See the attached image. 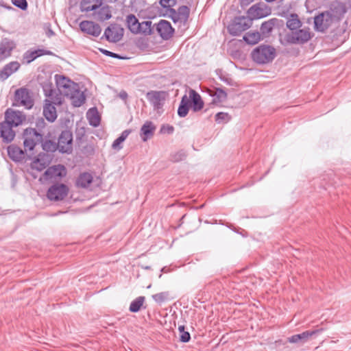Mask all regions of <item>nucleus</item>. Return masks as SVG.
I'll list each match as a JSON object with an SVG mask.
<instances>
[{
    "mask_svg": "<svg viewBox=\"0 0 351 351\" xmlns=\"http://www.w3.org/2000/svg\"><path fill=\"white\" fill-rule=\"evenodd\" d=\"M212 97V104L217 105L226 100L227 93L226 92L220 87H216L215 90L210 93Z\"/></svg>",
    "mask_w": 351,
    "mask_h": 351,
    "instance_id": "nucleus-31",
    "label": "nucleus"
},
{
    "mask_svg": "<svg viewBox=\"0 0 351 351\" xmlns=\"http://www.w3.org/2000/svg\"><path fill=\"white\" fill-rule=\"evenodd\" d=\"M156 128L152 121H146L141 128V138L143 142L147 141L151 138Z\"/></svg>",
    "mask_w": 351,
    "mask_h": 351,
    "instance_id": "nucleus-28",
    "label": "nucleus"
},
{
    "mask_svg": "<svg viewBox=\"0 0 351 351\" xmlns=\"http://www.w3.org/2000/svg\"><path fill=\"white\" fill-rule=\"evenodd\" d=\"M22 136L24 149L25 151L32 152L36 145L42 143L44 134L29 127L23 130Z\"/></svg>",
    "mask_w": 351,
    "mask_h": 351,
    "instance_id": "nucleus-3",
    "label": "nucleus"
},
{
    "mask_svg": "<svg viewBox=\"0 0 351 351\" xmlns=\"http://www.w3.org/2000/svg\"><path fill=\"white\" fill-rule=\"evenodd\" d=\"M174 131V128L171 125H162L160 129L161 133L172 134Z\"/></svg>",
    "mask_w": 351,
    "mask_h": 351,
    "instance_id": "nucleus-54",
    "label": "nucleus"
},
{
    "mask_svg": "<svg viewBox=\"0 0 351 351\" xmlns=\"http://www.w3.org/2000/svg\"><path fill=\"white\" fill-rule=\"evenodd\" d=\"M119 96L121 99H126L128 97V94L126 92L122 91L120 93Z\"/></svg>",
    "mask_w": 351,
    "mask_h": 351,
    "instance_id": "nucleus-56",
    "label": "nucleus"
},
{
    "mask_svg": "<svg viewBox=\"0 0 351 351\" xmlns=\"http://www.w3.org/2000/svg\"><path fill=\"white\" fill-rule=\"evenodd\" d=\"M191 339V335L189 332L185 331L180 334V340L181 342L186 343Z\"/></svg>",
    "mask_w": 351,
    "mask_h": 351,
    "instance_id": "nucleus-53",
    "label": "nucleus"
},
{
    "mask_svg": "<svg viewBox=\"0 0 351 351\" xmlns=\"http://www.w3.org/2000/svg\"><path fill=\"white\" fill-rule=\"evenodd\" d=\"M164 93L161 91H149L147 93L146 97L149 102L153 106L154 110H159L163 106Z\"/></svg>",
    "mask_w": 351,
    "mask_h": 351,
    "instance_id": "nucleus-18",
    "label": "nucleus"
},
{
    "mask_svg": "<svg viewBox=\"0 0 351 351\" xmlns=\"http://www.w3.org/2000/svg\"><path fill=\"white\" fill-rule=\"evenodd\" d=\"M45 104L43 106V115L48 121L52 123L57 119L56 108L51 101L45 99Z\"/></svg>",
    "mask_w": 351,
    "mask_h": 351,
    "instance_id": "nucleus-25",
    "label": "nucleus"
},
{
    "mask_svg": "<svg viewBox=\"0 0 351 351\" xmlns=\"http://www.w3.org/2000/svg\"><path fill=\"white\" fill-rule=\"evenodd\" d=\"M27 152L15 145H10L8 147V154L15 162H21L25 160L27 155Z\"/></svg>",
    "mask_w": 351,
    "mask_h": 351,
    "instance_id": "nucleus-19",
    "label": "nucleus"
},
{
    "mask_svg": "<svg viewBox=\"0 0 351 351\" xmlns=\"http://www.w3.org/2000/svg\"><path fill=\"white\" fill-rule=\"evenodd\" d=\"M8 9H12V8L11 6L6 7Z\"/></svg>",
    "mask_w": 351,
    "mask_h": 351,
    "instance_id": "nucleus-61",
    "label": "nucleus"
},
{
    "mask_svg": "<svg viewBox=\"0 0 351 351\" xmlns=\"http://www.w3.org/2000/svg\"><path fill=\"white\" fill-rule=\"evenodd\" d=\"M103 4V0H82L80 9L82 12L96 11Z\"/></svg>",
    "mask_w": 351,
    "mask_h": 351,
    "instance_id": "nucleus-26",
    "label": "nucleus"
},
{
    "mask_svg": "<svg viewBox=\"0 0 351 351\" xmlns=\"http://www.w3.org/2000/svg\"><path fill=\"white\" fill-rule=\"evenodd\" d=\"M152 24L151 21H145L140 23L138 25L139 34H144L145 36L152 35L153 34Z\"/></svg>",
    "mask_w": 351,
    "mask_h": 351,
    "instance_id": "nucleus-41",
    "label": "nucleus"
},
{
    "mask_svg": "<svg viewBox=\"0 0 351 351\" xmlns=\"http://www.w3.org/2000/svg\"><path fill=\"white\" fill-rule=\"evenodd\" d=\"M15 44L8 38H3L0 43V62L11 56Z\"/></svg>",
    "mask_w": 351,
    "mask_h": 351,
    "instance_id": "nucleus-21",
    "label": "nucleus"
},
{
    "mask_svg": "<svg viewBox=\"0 0 351 351\" xmlns=\"http://www.w3.org/2000/svg\"><path fill=\"white\" fill-rule=\"evenodd\" d=\"M152 297L156 303L161 304L169 299V293L168 291L160 292L152 295Z\"/></svg>",
    "mask_w": 351,
    "mask_h": 351,
    "instance_id": "nucleus-43",
    "label": "nucleus"
},
{
    "mask_svg": "<svg viewBox=\"0 0 351 351\" xmlns=\"http://www.w3.org/2000/svg\"><path fill=\"white\" fill-rule=\"evenodd\" d=\"M324 329L322 328L315 329L313 330H306L302 333L293 335L287 338V341L291 343H300L304 344L308 341V339L319 333Z\"/></svg>",
    "mask_w": 351,
    "mask_h": 351,
    "instance_id": "nucleus-12",
    "label": "nucleus"
},
{
    "mask_svg": "<svg viewBox=\"0 0 351 351\" xmlns=\"http://www.w3.org/2000/svg\"><path fill=\"white\" fill-rule=\"evenodd\" d=\"M145 298L144 296H138L136 299H134L130 303L129 310L132 313H137L138 312L145 302Z\"/></svg>",
    "mask_w": 351,
    "mask_h": 351,
    "instance_id": "nucleus-39",
    "label": "nucleus"
},
{
    "mask_svg": "<svg viewBox=\"0 0 351 351\" xmlns=\"http://www.w3.org/2000/svg\"><path fill=\"white\" fill-rule=\"evenodd\" d=\"M156 30L163 40H169L174 33L171 23L165 20H160L156 24Z\"/></svg>",
    "mask_w": 351,
    "mask_h": 351,
    "instance_id": "nucleus-15",
    "label": "nucleus"
},
{
    "mask_svg": "<svg viewBox=\"0 0 351 351\" xmlns=\"http://www.w3.org/2000/svg\"><path fill=\"white\" fill-rule=\"evenodd\" d=\"M80 28L82 32L95 37H97L101 32L100 25L93 21H83L80 23Z\"/></svg>",
    "mask_w": 351,
    "mask_h": 351,
    "instance_id": "nucleus-17",
    "label": "nucleus"
},
{
    "mask_svg": "<svg viewBox=\"0 0 351 351\" xmlns=\"http://www.w3.org/2000/svg\"><path fill=\"white\" fill-rule=\"evenodd\" d=\"M66 168L62 165L49 167L42 176H65Z\"/></svg>",
    "mask_w": 351,
    "mask_h": 351,
    "instance_id": "nucleus-36",
    "label": "nucleus"
},
{
    "mask_svg": "<svg viewBox=\"0 0 351 351\" xmlns=\"http://www.w3.org/2000/svg\"><path fill=\"white\" fill-rule=\"evenodd\" d=\"M49 156L43 153H40L31 162V168L38 171H42L49 165Z\"/></svg>",
    "mask_w": 351,
    "mask_h": 351,
    "instance_id": "nucleus-23",
    "label": "nucleus"
},
{
    "mask_svg": "<svg viewBox=\"0 0 351 351\" xmlns=\"http://www.w3.org/2000/svg\"><path fill=\"white\" fill-rule=\"evenodd\" d=\"M34 101L32 97L31 91L28 88L21 87L15 90L13 106H24L29 110L34 106Z\"/></svg>",
    "mask_w": 351,
    "mask_h": 351,
    "instance_id": "nucleus-4",
    "label": "nucleus"
},
{
    "mask_svg": "<svg viewBox=\"0 0 351 351\" xmlns=\"http://www.w3.org/2000/svg\"><path fill=\"white\" fill-rule=\"evenodd\" d=\"M45 55L53 56L54 54L51 51L45 49H29L23 53V63L29 64L38 58Z\"/></svg>",
    "mask_w": 351,
    "mask_h": 351,
    "instance_id": "nucleus-13",
    "label": "nucleus"
},
{
    "mask_svg": "<svg viewBox=\"0 0 351 351\" xmlns=\"http://www.w3.org/2000/svg\"><path fill=\"white\" fill-rule=\"evenodd\" d=\"M12 4L22 10H26L28 7L27 0H12Z\"/></svg>",
    "mask_w": 351,
    "mask_h": 351,
    "instance_id": "nucleus-49",
    "label": "nucleus"
},
{
    "mask_svg": "<svg viewBox=\"0 0 351 351\" xmlns=\"http://www.w3.org/2000/svg\"><path fill=\"white\" fill-rule=\"evenodd\" d=\"M178 16L180 21H186L189 16V9L186 5L179 7L178 10Z\"/></svg>",
    "mask_w": 351,
    "mask_h": 351,
    "instance_id": "nucleus-46",
    "label": "nucleus"
},
{
    "mask_svg": "<svg viewBox=\"0 0 351 351\" xmlns=\"http://www.w3.org/2000/svg\"><path fill=\"white\" fill-rule=\"evenodd\" d=\"M13 127L3 121L0 123V136L6 143H11L15 137V132Z\"/></svg>",
    "mask_w": 351,
    "mask_h": 351,
    "instance_id": "nucleus-20",
    "label": "nucleus"
},
{
    "mask_svg": "<svg viewBox=\"0 0 351 351\" xmlns=\"http://www.w3.org/2000/svg\"><path fill=\"white\" fill-rule=\"evenodd\" d=\"M271 13V10L265 4L256 3L249 8L247 12V17L254 19H259L267 16Z\"/></svg>",
    "mask_w": 351,
    "mask_h": 351,
    "instance_id": "nucleus-11",
    "label": "nucleus"
},
{
    "mask_svg": "<svg viewBox=\"0 0 351 351\" xmlns=\"http://www.w3.org/2000/svg\"><path fill=\"white\" fill-rule=\"evenodd\" d=\"M86 117L91 126L97 127L99 125L101 117L96 107H93L88 109L86 112Z\"/></svg>",
    "mask_w": 351,
    "mask_h": 351,
    "instance_id": "nucleus-30",
    "label": "nucleus"
},
{
    "mask_svg": "<svg viewBox=\"0 0 351 351\" xmlns=\"http://www.w3.org/2000/svg\"><path fill=\"white\" fill-rule=\"evenodd\" d=\"M160 5L163 8L169 10L176 5V0H159Z\"/></svg>",
    "mask_w": 351,
    "mask_h": 351,
    "instance_id": "nucleus-50",
    "label": "nucleus"
},
{
    "mask_svg": "<svg viewBox=\"0 0 351 351\" xmlns=\"http://www.w3.org/2000/svg\"><path fill=\"white\" fill-rule=\"evenodd\" d=\"M252 19L247 16L235 17L228 26V31L232 36H239L252 25Z\"/></svg>",
    "mask_w": 351,
    "mask_h": 351,
    "instance_id": "nucleus-6",
    "label": "nucleus"
},
{
    "mask_svg": "<svg viewBox=\"0 0 351 351\" xmlns=\"http://www.w3.org/2000/svg\"><path fill=\"white\" fill-rule=\"evenodd\" d=\"M186 158V152L184 149L179 150L171 155V160L174 162H178L184 160Z\"/></svg>",
    "mask_w": 351,
    "mask_h": 351,
    "instance_id": "nucleus-44",
    "label": "nucleus"
},
{
    "mask_svg": "<svg viewBox=\"0 0 351 351\" xmlns=\"http://www.w3.org/2000/svg\"><path fill=\"white\" fill-rule=\"evenodd\" d=\"M301 26L302 22L299 19L298 15L295 13L291 14L287 21V27L291 32H293L299 29Z\"/></svg>",
    "mask_w": 351,
    "mask_h": 351,
    "instance_id": "nucleus-37",
    "label": "nucleus"
},
{
    "mask_svg": "<svg viewBox=\"0 0 351 351\" xmlns=\"http://www.w3.org/2000/svg\"><path fill=\"white\" fill-rule=\"evenodd\" d=\"M25 117L20 111L7 110L5 112V120L3 122L8 123L12 127H17L23 123Z\"/></svg>",
    "mask_w": 351,
    "mask_h": 351,
    "instance_id": "nucleus-16",
    "label": "nucleus"
},
{
    "mask_svg": "<svg viewBox=\"0 0 351 351\" xmlns=\"http://www.w3.org/2000/svg\"><path fill=\"white\" fill-rule=\"evenodd\" d=\"M69 191L67 185L58 182L54 183L48 189L47 197L50 201H62L68 195Z\"/></svg>",
    "mask_w": 351,
    "mask_h": 351,
    "instance_id": "nucleus-7",
    "label": "nucleus"
},
{
    "mask_svg": "<svg viewBox=\"0 0 351 351\" xmlns=\"http://www.w3.org/2000/svg\"><path fill=\"white\" fill-rule=\"evenodd\" d=\"M311 38L309 29H296L286 36L287 41L293 45H302L307 43Z\"/></svg>",
    "mask_w": 351,
    "mask_h": 351,
    "instance_id": "nucleus-9",
    "label": "nucleus"
},
{
    "mask_svg": "<svg viewBox=\"0 0 351 351\" xmlns=\"http://www.w3.org/2000/svg\"><path fill=\"white\" fill-rule=\"evenodd\" d=\"M188 99H190L191 108H192L194 112H198L204 108V101L200 95L196 90L190 89Z\"/></svg>",
    "mask_w": 351,
    "mask_h": 351,
    "instance_id": "nucleus-22",
    "label": "nucleus"
},
{
    "mask_svg": "<svg viewBox=\"0 0 351 351\" xmlns=\"http://www.w3.org/2000/svg\"><path fill=\"white\" fill-rule=\"evenodd\" d=\"M276 56V49L268 45H260L252 53V59L259 64H265L273 61Z\"/></svg>",
    "mask_w": 351,
    "mask_h": 351,
    "instance_id": "nucleus-2",
    "label": "nucleus"
},
{
    "mask_svg": "<svg viewBox=\"0 0 351 351\" xmlns=\"http://www.w3.org/2000/svg\"><path fill=\"white\" fill-rule=\"evenodd\" d=\"M277 19H271L267 21L263 22L260 28V33L263 38L268 36L272 32Z\"/></svg>",
    "mask_w": 351,
    "mask_h": 351,
    "instance_id": "nucleus-33",
    "label": "nucleus"
},
{
    "mask_svg": "<svg viewBox=\"0 0 351 351\" xmlns=\"http://www.w3.org/2000/svg\"><path fill=\"white\" fill-rule=\"evenodd\" d=\"M43 90L44 94L47 97H51L54 94V90L53 88V84L51 82H45L42 84Z\"/></svg>",
    "mask_w": 351,
    "mask_h": 351,
    "instance_id": "nucleus-45",
    "label": "nucleus"
},
{
    "mask_svg": "<svg viewBox=\"0 0 351 351\" xmlns=\"http://www.w3.org/2000/svg\"><path fill=\"white\" fill-rule=\"evenodd\" d=\"M96 15V19L101 22L109 20L112 17L111 7L108 5H101L94 13Z\"/></svg>",
    "mask_w": 351,
    "mask_h": 351,
    "instance_id": "nucleus-27",
    "label": "nucleus"
},
{
    "mask_svg": "<svg viewBox=\"0 0 351 351\" xmlns=\"http://www.w3.org/2000/svg\"><path fill=\"white\" fill-rule=\"evenodd\" d=\"M123 32V29L118 24L112 23L106 28L101 38H105L108 42L115 43L122 39Z\"/></svg>",
    "mask_w": 351,
    "mask_h": 351,
    "instance_id": "nucleus-10",
    "label": "nucleus"
},
{
    "mask_svg": "<svg viewBox=\"0 0 351 351\" xmlns=\"http://www.w3.org/2000/svg\"><path fill=\"white\" fill-rule=\"evenodd\" d=\"M55 77L56 85L60 93L69 86H75V82L64 75H56Z\"/></svg>",
    "mask_w": 351,
    "mask_h": 351,
    "instance_id": "nucleus-32",
    "label": "nucleus"
},
{
    "mask_svg": "<svg viewBox=\"0 0 351 351\" xmlns=\"http://www.w3.org/2000/svg\"><path fill=\"white\" fill-rule=\"evenodd\" d=\"M167 11H169V17H170L171 19L174 23H176L178 21H180V18L178 16V12L175 9H173L172 8H170V9L167 10Z\"/></svg>",
    "mask_w": 351,
    "mask_h": 351,
    "instance_id": "nucleus-52",
    "label": "nucleus"
},
{
    "mask_svg": "<svg viewBox=\"0 0 351 351\" xmlns=\"http://www.w3.org/2000/svg\"><path fill=\"white\" fill-rule=\"evenodd\" d=\"M79 176H91V175L88 172H83V173H80Z\"/></svg>",
    "mask_w": 351,
    "mask_h": 351,
    "instance_id": "nucleus-59",
    "label": "nucleus"
},
{
    "mask_svg": "<svg viewBox=\"0 0 351 351\" xmlns=\"http://www.w3.org/2000/svg\"><path fill=\"white\" fill-rule=\"evenodd\" d=\"M184 328H185L184 326H183V325L179 326L178 330L180 331V334L185 332Z\"/></svg>",
    "mask_w": 351,
    "mask_h": 351,
    "instance_id": "nucleus-58",
    "label": "nucleus"
},
{
    "mask_svg": "<svg viewBox=\"0 0 351 351\" xmlns=\"http://www.w3.org/2000/svg\"><path fill=\"white\" fill-rule=\"evenodd\" d=\"M99 51L106 56H108V57H111V58H116V59H119V60H124V59H126L125 57L119 54V53H114V52H112L110 51H108L107 49H102V48H99Z\"/></svg>",
    "mask_w": 351,
    "mask_h": 351,
    "instance_id": "nucleus-48",
    "label": "nucleus"
},
{
    "mask_svg": "<svg viewBox=\"0 0 351 351\" xmlns=\"http://www.w3.org/2000/svg\"><path fill=\"white\" fill-rule=\"evenodd\" d=\"M191 106V104L190 99H188V96L186 95H183L178 108V115L180 118L185 117L188 114Z\"/></svg>",
    "mask_w": 351,
    "mask_h": 351,
    "instance_id": "nucleus-29",
    "label": "nucleus"
},
{
    "mask_svg": "<svg viewBox=\"0 0 351 351\" xmlns=\"http://www.w3.org/2000/svg\"><path fill=\"white\" fill-rule=\"evenodd\" d=\"M66 97L71 100V104L74 107L81 106L86 100L85 95L80 90L79 84L75 82V86H69L61 93Z\"/></svg>",
    "mask_w": 351,
    "mask_h": 351,
    "instance_id": "nucleus-5",
    "label": "nucleus"
},
{
    "mask_svg": "<svg viewBox=\"0 0 351 351\" xmlns=\"http://www.w3.org/2000/svg\"><path fill=\"white\" fill-rule=\"evenodd\" d=\"M126 23L128 29L133 34H139V21L136 16L133 14H130L126 16Z\"/></svg>",
    "mask_w": 351,
    "mask_h": 351,
    "instance_id": "nucleus-35",
    "label": "nucleus"
},
{
    "mask_svg": "<svg viewBox=\"0 0 351 351\" xmlns=\"http://www.w3.org/2000/svg\"><path fill=\"white\" fill-rule=\"evenodd\" d=\"M20 64L17 61H12L5 64L0 70V80H7L12 74L17 71L20 68Z\"/></svg>",
    "mask_w": 351,
    "mask_h": 351,
    "instance_id": "nucleus-24",
    "label": "nucleus"
},
{
    "mask_svg": "<svg viewBox=\"0 0 351 351\" xmlns=\"http://www.w3.org/2000/svg\"><path fill=\"white\" fill-rule=\"evenodd\" d=\"M254 0H240L241 7L247 6L250 5Z\"/></svg>",
    "mask_w": 351,
    "mask_h": 351,
    "instance_id": "nucleus-55",
    "label": "nucleus"
},
{
    "mask_svg": "<svg viewBox=\"0 0 351 351\" xmlns=\"http://www.w3.org/2000/svg\"><path fill=\"white\" fill-rule=\"evenodd\" d=\"M47 34L49 36H50L53 34V32L51 29H49Z\"/></svg>",
    "mask_w": 351,
    "mask_h": 351,
    "instance_id": "nucleus-60",
    "label": "nucleus"
},
{
    "mask_svg": "<svg viewBox=\"0 0 351 351\" xmlns=\"http://www.w3.org/2000/svg\"><path fill=\"white\" fill-rule=\"evenodd\" d=\"M40 144L43 150L47 153H54L56 151L59 152L58 144H57L55 141L43 138Z\"/></svg>",
    "mask_w": 351,
    "mask_h": 351,
    "instance_id": "nucleus-38",
    "label": "nucleus"
},
{
    "mask_svg": "<svg viewBox=\"0 0 351 351\" xmlns=\"http://www.w3.org/2000/svg\"><path fill=\"white\" fill-rule=\"evenodd\" d=\"M243 40L251 45L257 44L261 39H263L258 31H250L247 32L243 37Z\"/></svg>",
    "mask_w": 351,
    "mask_h": 351,
    "instance_id": "nucleus-34",
    "label": "nucleus"
},
{
    "mask_svg": "<svg viewBox=\"0 0 351 351\" xmlns=\"http://www.w3.org/2000/svg\"><path fill=\"white\" fill-rule=\"evenodd\" d=\"M339 12L341 14L346 12L344 5L341 3L332 5L330 10L319 12L314 17V29L317 32H325L332 25L334 15L332 12Z\"/></svg>",
    "mask_w": 351,
    "mask_h": 351,
    "instance_id": "nucleus-1",
    "label": "nucleus"
},
{
    "mask_svg": "<svg viewBox=\"0 0 351 351\" xmlns=\"http://www.w3.org/2000/svg\"><path fill=\"white\" fill-rule=\"evenodd\" d=\"M57 144H58L59 152L70 154L73 152V134L69 130H64L60 134Z\"/></svg>",
    "mask_w": 351,
    "mask_h": 351,
    "instance_id": "nucleus-8",
    "label": "nucleus"
},
{
    "mask_svg": "<svg viewBox=\"0 0 351 351\" xmlns=\"http://www.w3.org/2000/svg\"><path fill=\"white\" fill-rule=\"evenodd\" d=\"M230 120V116L226 112H219L215 115V121L217 123H227Z\"/></svg>",
    "mask_w": 351,
    "mask_h": 351,
    "instance_id": "nucleus-47",
    "label": "nucleus"
},
{
    "mask_svg": "<svg viewBox=\"0 0 351 351\" xmlns=\"http://www.w3.org/2000/svg\"><path fill=\"white\" fill-rule=\"evenodd\" d=\"M130 132V130L123 131L119 136L113 141L112 147L114 149H121L122 148L121 143L126 139Z\"/></svg>",
    "mask_w": 351,
    "mask_h": 351,
    "instance_id": "nucleus-40",
    "label": "nucleus"
},
{
    "mask_svg": "<svg viewBox=\"0 0 351 351\" xmlns=\"http://www.w3.org/2000/svg\"><path fill=\"white\" fill-rule=\"evenodd\" d=\"M217 75L221 81L229 86H233L234 81L230 78L228 74L224 73L221 69H217L215 71Z\"/></svg>",
    "mask_w": 351,
    "mask_h": 351,
    "instance_id": "nucleus-42",
    "label": "nucleus"
},
{
    "mask_svg": "<svg viewBox=\"0 0 351 351\" xmlns=\"http://www.w3.org/2000/svg\"><path fill=\"white\" fill-rule=\"evenodd\" d=\"M35 125H36V129L37 131H39L41 133H43V130L46 126V122L43 118L40 117L36 120Z\"/></svg>",
    "mask_w": 351,
    "mask_h": 351,
    "instance_id": "nucleus-51",
    "label": "nucleus"
},
{
    "mask_svg": "<svg viewBox=\"0 0 351 351\" xmlns=\"http://www.w3.org/2000/svg\"><path fill=\"white\" fill-rule=\"evenodd\" d=\"M100 177H77L75 184L77 187L93 191L98 186Z\"/></svg>",
    "mask_w": 351,
    "mask_h": 351,
    "instance_id": "nucleus-14",
    "label": "nucleus"
},
{
    "mask_svg": "<svg viewBox=\"0 0 351 351\" xmlns=\"http://www.w3.org/2000/svg\"><path fill=\"white\" fill-rule=\"evenodd\" d=\"M51 177H39V181L41 182V183H43L46 180H47L48 178H51Z\"/></svg>",
    "mask_w": 351,
    "mask_h": 351,
    "instance_id": "nucleus-57",
    "label": "nucleus"
}]
</instances>
